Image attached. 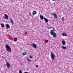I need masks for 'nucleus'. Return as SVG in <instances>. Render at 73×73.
<instances>
[{
  "mask_svg": "<svg viewBox=\"0 0 73 73\" xmlns=\"http://www.w3.org/2000/svg\"><path fill=\"white\" fill-rule=\"evenodd\" d=\"M50 56L52 60L53 61L55 58V57H56L54 53H53V52H51Z\"/></svg>",
  "mask_w": 73,
  "mask_h": 73,
  "instance_id": "nucleus-1",
  "label": "nucleus"
},
{
  "mask_svg": "<svg viewBox=\"0 0 73 73\" xmlns=\"http://www.w3.org/2000/svg\"><path fill=\"white\" fill-rule=\"evenodd\" d=\"M6 49L7 51L11 52V48L9 45H6Z\"/></svg>",
  "mask_w": 73,
  "mask_h": 73,
  "instance_id": "nucleus-2",
  "label": "nucleus"
},
{
  "mask_svg": "<svg viewBox=\"0 0 73 73\" xmlns=\"http://www.w3.org/2000/svg\"><path fill=\"white\" fill-rule=\"evenodd\" d=\"M50 33L51 35H52L54 37H56V33L53 32V31L51 30Z\"/></svg>",
  "mask_w": 73,
  "mask_h": 73,
  "instance_id": "nucleus-3",
  "label": "nucleus"
},
{
  "mask_svg": "<svg viewBox=\"0 0 73 73\" xmlns=\"http://www.w3.org/2000/svg\"><path fill=\"white\" fill-rule=\"evenodd\" d=\"M32 47H33L34 48H36L37 47V44H32L31 45Z\"/></svg>",
  "mask_w": 73,
  "mask_h": 73,
  "instance_id": "nucleus-4",
  "label": "nucleus"
},
{
  "mask_svg": "<svg viewBox=\"0 0 73 73\" xmlns=\"http://www.w3.org/2000/svg\"><path fill=\"white\" fill-rule=\"evenodd\" d=\"M6 19V20H8V15L6 14H5V17H3V19Z\"/></svg>",
  "mask_w": 73,
  "mask_h": 73,
  "instance_id": "nucleus-5",
  "label": "nucleus"
},
{
  "mask_svg": "<svg viewBox=\"0 0 73 73\" xmlns=\"http://www.w3.org/2000/svg\"><path fill=\"white\" fill-rule=\"evenodd\" d=\"M54 17V19H57V14L56 13L52 14Z\"/></svg>",
  "mask_w": 73,
  "mask_h": 73,
  "instance_id": "nucleus-6",
  "label": "nucleus"
},
{
  "mask_svg": "<svg viewBox=\"0 0 73 73\" xmlns=\"http://www.w3.org/2000/svg\"><path fill=\"white\" fill-rule=\"evenodd\" d=\"M62 45L64 46L65 45V40H62Z\"/></svg>",
  "mask_w": 73,
  "mask_h": 73,
  "instance_id": "nucleus-7",
  "label": "nucleus"
},
{
  "mask_svg": "<svg viewBox=\"0 0 73 73\" xmlns=\"http://www.w3.org/2000/svg\"><path fill=\"white\" fill-rule=\"evenodd\" d=\"M6 63L8 68H9V67H11L10 64H9V63L8 62H7Z\"/></svg>",
  "mask_w": 73,
  "mask_h": 73,
  "instance_id": "nucleus-8",
  "label": "nucleus"
},
{
  "mask_svg": "<svg viewBox=\"0 0 73 73\" xmlns=\"http://www.w3.org/2000/svg\"><path fill=\"white\" fill-rule=\"evenodd\" d=\"M27 54V52H24L22 53V55L23 56H25V55H26Z\"/></svg>",
  "mask_w": 73,
  "mask_h": 73,
  "instance_id": "nucleus-9",
  "label": "nucleus"
},
{
  "mask_svg": "<svg viewBox=\"0 0 73 73\" xmlns=\"http://www.w3.org/2000/svg\"><path fill=\"white\" fill-rule=\"evenodd\" d=\"M37 14V12L36 11H34L33 12V15H36V14Z\"/></svg>",
  "mask_w": 73,
  "mask_h": 73,
  "instance_id": "nucleus-10",
  "label": "nucleus"
},
{
  "mask_svg": "<svg viewBox=\"0 0 73 73\" xmlns=\"http://www.w3.org/2000/svg\"><path fill=\"white\" fill-rule=\"evenodd\" d=\"M44 20L45 21L46 23L48 22V21H49V20L48 19H46V18H44Z\"/></svg>",
  "mask_w": 73,
  "mask_h": 73,
  "instance_id": "nucleus-11",
  "label": "nucleus"
},
{
  "mask_svg": "<svg viewBox=\"0 0 73 73\" xmlns=\"http://www.w3.org/2000/svg\"><path fill=\"white\" fill-rule=\"evenodd\" d=\"M5 26H6V27L7 29H8V28H9V24H6V25Z\"/></svg>",
  "mask_w": 73,
  "mask_h": 73,
  "instance_id": "nucleus-12",
  "label": "nucleus"
},
{
  "mask_svg": "<svg viewBox=\"0 0 73 73\" xmlns=\"http://www.w3.org/2000/svg\"><path fill=\"white\" fill-rule=\"evenodd\" d=\"M40 19H41V20H43V19H44V17L42 15H40Z\"/></svg>",
  "mask_w": 73,
  "mask_h": 73,
  "instance_id": "nucleus-13",
  "label": "nucleus"
},
{
  "mask_svg": "<svg viewBox=\"0 0 73 73\" xmlns=\"http://www.w3.org/2000/svg\"><path fill=\"white\" fill-rule=\"evenodd\" d=\"M62 48L63 49H66V46L64 47V46H62Z\"/></svg>",
  "mask_w": 73,
  "mask_h": 73,
  "instance_id": "nucleus-14",
  "label": "nucleus"
},
{
  "mask_svg": "<svg viewBox=\"0 0 73 73\" xmlns=\"http://www.w3.org/2000/svg\"><path fill=\"white\" fill-rule=\"evenodd\" d=\"M1 25L2 27V28H4V24H3V23H1Z\"/></svg>",
  "mask_w": 73,
  "mask_h": 73,
  "instance_id": "nucleus-15",
  "label": "nucleus"
},
{
  "mask_svg": "<svg viewBox=\"0 0 73 73\" xmlns=\"http://www.w3.org/2000/svg\"><path fill=\"white\" fill-rule=\"evenodd\" d=\"M62 35L63 36H67V35H66V34H65V33H62Z\"/></svg>",
  "mask_w": 73,
  "mask_h": 73,
  "instance_id": "nucleus-16",
  "label": "nucleus"
},
{
  "mask_svg": "<svg viewBox=\"0 0 73 73\" xmlns=\"http://www.w3.org/2000/svg\"><path fill=\"white\" fill-rule=\"evenodd\" d=\"M10 21L11 23L12 24H13V21L12 20V19H10Z\"/></svg>",
  "mask_w": 73,
  "mask_h": 73,
  "instance_id": "nucleus-17",
  "label": "nucleus"
},
{
  "mask_svg": "<svg viewBox=\"0 0 73 73\" xmlns=\"http://www.w3.org/2000/svg\"><path fill=\"white\" fill-rule=\"evenodd\" d=\"M27 59L28 60V62H30V61H31V60H30V59H29L28 58H27Z\"/></svg>",
  "mask_w": 73,
  "mask_h": 73,
  "instance_id": "nucleus-18",
  "label": "nucleus"
},
{
  "mask_svg": "<svg viewBox=\"0 0 73 73\" xmlns=\"http://www.w3.org/2000/svg\"><path fill=\"white\" fill-rule=\"evenodd\" d=\"M17 38H15L14 40V41L16 42V41H17Z\"/></svg>",
  "mask_w": 73,
  "mask_h": 73,
  "instance_id": "nucleus-19",
  "label": "nucleus"
},
{
  "mask_svg": "<svg viewBox=\"0 0 73 73\" xmlns=\"http://www.w3.org/2000/svg\"><path fill=\"white\" fill-rule=\"evenodd\" d=\"M29 58H33V57L31 56L30 55L29 56Z\"/></svg>",
  "mask_w": 73,
  "mask_h": 73,
  "instance_id": "nucleus-20",
  "label": "nucleus"
},
{
  "mask_svg": "<svg viewBox=\"0 0 73 73\" xmlns=\"http://www.w3.org/2000/svg\"><path fill=\"white\" fill-rule=\"evenodd\" d=\"M19 73H22V71H21V70H19Z\"/></svg>",
  "mask_w": 73,
  "mask_h": 73,
  "instance_id": "nucleus-21",
  "label": "nucleus"
},
{
  "mask_svg": "<svg viewBox=\"0 0 73 73\" xmlns=\"http://www.w3.org/2000/svg\"><path fill=\"white\" fill-rule=\"evenodd\" d=\"M29 14L30 15H31V12H29Z\"/></svg>",
  "mask_w": 73,
  "mask_h": 73,
  "instance_id": "nucleus-22",
  "label": "nucleus"
},
{
  "mask_svg": "<svg viewBox=\"0 0 73 73\" xmlns=\"http://www.w3.org/2000/svg\"><path fill=\"white\" fill-rule=\"evenodd\" d=\"M36 68H38V66L37 65L36 66Z\"/></svg>",
  "mask_w": 73,
  "mask_h": 73,
  "instance_id": "nucleus-23",
  "label": "nucleus"
},
{
  "mask_svg": "<svg viewBox=\"0 0 73 73\" xmlns=\"http://www.w3.org/2000/svg\"><path fill=\"white\" fill-rule=\"evenodd\" d=\"M47 40V42H48V40Z\"/></svg>",
  "mask_w": 73,
  "mask_h": 73,
  "instance_id": "nucleus-24",
  "label": "nucleus"
},
{
  "mask_svg": "<svg viewBox=\"0 0 73 73\" xmlns=\"http://www.w3.org/2000/svg\"><path fill=\"white\" fill-rule=\"evenodd\" d=\"M24 73H28V72H25Z\"/></svg>",
  "mask_w": 73,
  "mask_h": 73,
  "instance_id": "nucleus-25",
  "label": "nucleus"
},
{
  "mask_svg": "<svg viewBox=\"0 0 73 73\" xmlns=\"http://www.w3.org/2000/svg\"><path fill=\"white\" fill-rule=\"evenodd\" d=\"M64 17L62 18V20H64Z\"/></svg>",
  "mask_w": 73,
  "mask_h": 73,
  "instance_id": "nucleus-26",
  "label": "nucleus"
},
{
  "mask_svg": "<svg viewBox=\"0 0 73 73\" xmlns=\"http://www.w3.org/2000/svg\"><path fill=\"white\" fill-rule=\"evenodd\" d=\"M52 1H55V0H52Z\"/></svg>",
  "mask_w": 73,
  "mask_h": 73,
  "instance_id": "nucleus-27",
  "label": "nucleus"
}]
</instances>
